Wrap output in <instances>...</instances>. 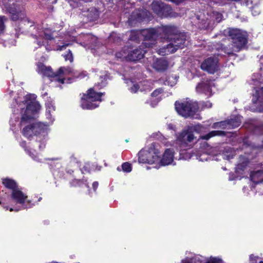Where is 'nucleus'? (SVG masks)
<instances>
[{
    "mask_svg": "<svg viewBox=\"0 0 263 263\" xmlns=\"http://www.w3.org/2000/svg\"><path fill=\"white\" fill-rule=\"evenodd\" d=\"M204 127L201 124L188 126L180 133L176 134V139L171 144L167 141V138L164 136L160 132L153 133L152 137L159 140L165 145L173 146L179 152V159L189 160L192 155L187 151L192 148L195 144H197L198 151L196 152V158L200 161H208L211 156L220 155L224 159L230 160L233 158L235 152L228 146L222 145L219 147H211L206 142L203 140H208L215 136H222L224 132L220 130H213L206 135L201 136L197 139L195 133L201 134L204 131Z\"/></svg>",
    "mask_w": 263,
    "mask_h": 263,
    "instance_id": "1",
    "label": "nucleus"
},
{
    "mask_svg": "<svg viewBox=\"0 0 263 263\" xmlns=\"http://www.w3.org/2000/svg\"><path fill=\"white\" fill-rule=\"evenodd\" d=\"M17 104L16 109L13 110V117L10 120V123L13 124L14 118L15 121L21 118V125H26L22 130V134L26 138L31 139L33 136L36 137L35 144L41 151L46 146L45 136L47 133L48 125L42 123H31L34 115L41 108L40 104L35 101L34 95L26 96L23 99L18 98L15 100Z\"/></svg>",
    "mask_w": 263,
    "mask_h": 263,
    "instance_id": "2",
    "label": "nucleus"
},
{
    "mask_svg": "<svg viewBox=\"0 0 263 263\" xmlns=\"http://www.w3.org/2000/svg\"><path fill=\"white\" fill-rule=\"evenodd\" d=\"M7 11L11 14V19L13 21L21 20V24H24L26 27H29V30L32 34L35 39V43L37 45L38 47L45 46L46 49L49 50L47 46L48 45V41L53 39V32L49 29H44V30H39L36 29L35 27L33 25L30 20L27 18H25V13L24 11L17 9L15 5L13 4L11 6L6 7Z\"/></svg>",
    "mask_w": 263,
    "mask_h": 263,
    "instance_id": "3",
    "label": "nucleus"
},
{
    "mask_svg": "<svg viewBox=\"0 0 263 263\" xmlns=\"http://www.w3.org/2000/svg\"><path fill=\"white\" fill-rule=\"evenodd\" d=\"M107 78L106 74L101 76V82H98L87 91L85 95L86 100L83 102V109H93L99 107L100 103L103 101L102 97L105 95V92H98L97 89L106 86Z\"/></svg>",
    "mask_w": 263,
    "mask_h": 263,
    "instance_id": "4",
    "label": "nucleus"
},
{
    "mask_svg": "<svg viewBox=\"0 0 263 263\" xmlns=\"http://www.w3.org/2000/svg\"><path fill=\"white\" fill-rule=\"evenodd\" d=\"M159 147L158 144L152 143L141 149L138 154L139 163L152 164L155 168H160L161 152Z\"/></svg>",
    "mask_w": 263,
    "mask_h": 263,
    "instance_id": "5",
    "label": "nucleus"
},
{
    "mask_svg": "<svg viewBox=\"0 0 263 263\" xmlns=\"http://www.w3.org/2000/svg\"><path fill=\"white\" fill-rule=\"evenodd\" d=\"M9 206H4L10 211L17 212L22 208L26 209L31 207L30 201L28 200L27 196L18 188L11 192V198L8 202Z\"/></svg>",
    "mask_w": 263,
    "mask_h": 263,
    "instance_id": "6",
    "label": "nucleus"
},
{
    "mask_svg": "<svg viewBox=\"0 0 263 263\" xmlns=\"http://www.w3.org/2000/svg\"><path fill=\"white\" fill-rule=\"evenodd\" d=\"M186 35L185 33H180L171 37L166 47L159 50L158 53L161 55L168 54L175 52L178 48H183L186 45Z\"/></svg>",
    "mask_w": 263,
    "mask_h": 263,
    "instance_id": "7",
    "label": "nucleus"
},
{
    "mask_svg": "<svg viewBox=\"0 0 263 263\" xmlns=\"http://www.w3.org/2000/svg\"><path fill=\"white\" fill-rule=\"evenodd\" d=\"M226 33L232 40V51L238 52L243 47L247 42V33L237 29H229Z\"/></svg>",
    "mask_w": 263,
    "mask_h": 263,
    "instance_id": "8",
    "label": "nucleus"
},
{
    "mask_svg": "<svg viewBox=\"0 0 263 263\" xmlns=\"http://www.w3.org/2000/svg\"><path fill=\"white\" fill-rule=\"evenodd\" d=\"M175 109L180 115L187 118L193 116L198 109V105L196 102L187 100L176 101Z\"/></svg>",
    "mask_w": 263,
    "mask_h": 263,
    "instance_id": "9",
    "label": "nucleus"
},
{
    "mask_svg": "<svg viewBox=\"0 0 263 263\" xmlns=\"http://www.w3.org/2000/svg\"><path fill=\"white\" fill-rule=\"evenodd\" d=\"M141 33L144 41L143 46L146 47H150L154 45L160 35L159 31H158V28L143 29L141 30Z\"/></svg>",
    "mask_w": 263,
    "mask_h": 263,
    "instance_id": "10",
    "label": "nucleus"
},
{
    "mask_svg": "<svg viewBox=\"0 0 263 263\" xmlns=\"http://www.w3.org/2000/svg\"><path fill=\"white\" fill-rule=\"evenodd\" d=\"M179 157L175 156V151L173 148H166L162 155V157L160 156V167L162 166L168 165H175L174 160H179Z\"/></svg>",
    "mask_w": 263,
    "mask_h": 263,
    "instance_id": "11",
    "label": "nucleus"
},
{
    "mask_svg": "<svg viewBox=\"0 0 263 263\" xmlns=\"http://www.w3.org/2000/svg\"><path fill=\"white\" fill-rule=\"evenodd\" d=\"M152 9L159 16L162 17L166 15L171 10L170 7L161 2L156 1L152 4Z\"/></svg>",
    "mask_w": 263,
    "mask_h": 263,
    "instance_id": "12",
    "label": "nucleus"
},
{
    "mask_svg": "<svg viewBox=\"0 0 263 263\" xmlns=\"http://www.w3.org/2000/svg\"><path fill=\"white\" fill-rule=\"evenodd\" d=\"M73 72V70L70 67H61L59 68V70L55 73L54 81H57L61 84L65 83V81H66V83H69L68 81L69 80H66L62 77L65 76L69 75Z\"/></svg>",
    "mask_w": 263,
    "mask_h": 263,
    "instance_id": "13",
    "label": "nucleus"
},
{
    "mask_svg": "<svg viewBox=\"0 0 263 263\" xmlns=\"http://www.w3.org/2000/svg\"><path fill=\"white\" fill-rule=\"evenodd\" d=\"M218 60L216 58H209L201 65V68L211 73H214L217 69Z\"/></svg>",
    "mask_w": 263,
    "mask_h": 263,
    "instance_id": "14",
    "label": "nucleus"
},
{
    "mask_svg": "<svg viewBox=\"0 0 263 263\" xmlns=\"http://www.w3.org/2000/svg\"><path fill=\"white\" fill-rule=\"evenodd\" d=\"M213 85V82L207 80L199 83L196 87V90L198 92L204 93L206 95L211 96Z\"/></svg>",
    "mask_w": 263,
    "mask_h": 263,
    "instance_id": "15",
    "label": "nucleus"
},
{
    "mask_svg": "<svg viewBox=\"0 0 263 263\" xmlns=\"http://www.w3.org/2000/svg\"><path fill=\"white\" fill-rule=\"evenodd\" d=\"M252 102L256 105L259 111H263V87L256 91L253 96Z\"/></svg>",
    "mask_w": 263,
    "mask_h": 263,
    "instance_id": "16",
    "label": "nucleus"
},
{
    "mask_svg": "<svg viewBox=\"0 0 263 263\" xmlns=\"http://www.w3.org/2000/svg\"><path fill=\"white\" fill-rule=\"evenodd\" d=\"M36 70L39 73L43 76L53 78V81H54L55 73L52 71L50 67L46 66L42 63H38Z\"/></svg>",
    "mask_w": 263,
    "mask_h": 263,
    "instance_id": "17",
    "label": "nucleus"
},
{
    "mask_svg": "<svg viewBox=\"0 0 263 263\" xmlns=\"http://www.w3.org/2000/svg\"><path fill=\"white\" fill-rule=\"evenodd\" d=\"M158 31H159L160 35L163 33L167 39L170 41L171 37H174L177 31V28L173 26H162L158 27Z\"/></svg>",
    "mask_w": 263,
    "mask_h": 263,
    "instance_id": "18",
    "label": "nucleus"
},
{
    "mask_svg": "<svg viewBox=\"0 0 263 263\" xmlns=\"http://www.w3.org/2000/svg\"><path fill=\"white\" fill-rule=\"evenodd\" d=\"M152 67L158 71H163L167 69L168 67V62L164 58L156 59L154 60Z\"/></svg>",
    "mask_w": 263,
    "mask_h": 263,
    "instance_id": "19",
    "label": "nucleus"
},
{
    "mask_svg": "<svg viewBox=\"0 0 263 263\" xmlns=\"http://www.w3.org/2000/svg\"><path fill=\"white\" fill-rule=\"evenodd\" d=\"M145 50L139 49H136L129 52L127 54V61H136L142 59L144 55Z\"/></svg>",
    "mask_w": 263,
    "mask_h": 263,
    "instance_id": "20",
    "label": "nucleus"
},
{
    "mask_svg": "<svg viewBox=\"0 0 263 263\" xmlns=\"http://www.w3.org/2000/svg\"><path fill=\"white\" fill-rule=\"evenodd\" d=\"M231 121L226 120L216 122L213 124L212 127L213 128L231 129L235 128L239 124L238 120H237L234 124H231Z\"/></svg>",
    "mask_w": 263,
    "mask_h": 263,
    "instance_id": "21",
    "label": "nucleus"
},
{
    "mask_svg": "<svg viewBox=\"0 0 263 263\" xmlns=\"http://www.w3.org/2000/svg\"><path fill=\"white\" fill-rule=\"evenodd\" d=\"M250 180L254 184L263 182V166L260 170L251 173Z\"/></svg>",
    "mask_w": 263,
    "mask_h": 263,
    "instance_id": "22",
    "label": "nucleus"
},
{
    "mask_svg": "<svg viewBox=\"0 0 263 263\" xmlns=\"http://www.w3.org/2000/svg\"><path fill=\"white\" fill-rule=\"evenodd\" d=\"M83 16L87 17L88 21H93L98 17L99 12L96 8L91 7L83 14Z\"/></svg>",
    "mask_w": 263,
    "mask_h": 263,
    "instance_id": "23",
    "label": "nucleus"
},
{
    "mask_svg": "<svg viewBox=\"0 0 263 263\" xmlns=\"http://www.w3.org/2000/svg\"><path fill=\"white\" fill-rule=\"evenodd\" d=\"M162 89L159 88L156 89L152 94V100L150 104L152 106L154 107L160 101L161 97L159 96L162 92Z\"/></svg>",
    "mask_w": 263,
    "mask_h": 263,
    "instance_id": "24",
    "label": "nucleus"
},
{
    "mask_svg": "<svg viewBox=\"0 0 263 263\" xmlns=\"http://www.w3.org/2000/svg\"><path fill=\"white\" fill-rule=\"evenodd\" d=\"M3 183L5 186L12 191L18 189L16 182L10 178H5L3 179Z\"/></svg>",
    "mask_w": 263,
    "mask_h": 263,
    "instance_id": "25",
    "label": "nucleus"
},
{
    "mask_svg": "<svg viewBox=\"0 0 263 263\" xmlns=\"http://www.w3.org/2000/svg\"><path fill=\"white\" fill-rule=\"evenodd\" d=\"M47 107V118L50 120L51 122H53V119L51 117V111L52 110H55V106L52 101H48L46 103Z\"/></svg>",
    "mask_w": 263,
    "mask_h": 263,
    "instance_id": "26",
    "label": "nucleus"
},
{
    "mask_svg": "<svg viewBox=\"0 0 263 263\" xmlns=\"http://www.w3.org/2000/svg\"><path fill=\"white\" fill-rule=\"evenodd\" d=\"M85 185L88 189V194L90 196H92L93 195L96 194V191L99 185L98 182L95 181L92 183L91 185L92 190H90V187L88 183H85Z\"/></svg>",
    "mask_w": 263,
    "mask_h": 263,
    "instance_id": "27",
    "label": "nucleus"
},
{
    "mask_svg": "<svg viewBox=\"0 0 263 263\" xmlns=\"http://www.w3.org/2000/svg\"><path fill=\"white\" fill-rule=\"evenodd\" d=\"M141 30H133L130 32L129 40L131 41H138L141 35Z\"/></svg>",
    "mask_w": 263,
    "mask_h": 263,
    "instance_id": "28",
    "label": "nucleus"
},
{
    "mask_svg": "<svg viewBox=\"0 0 263 263\" xmlns=\"http://www.w3.org/2000/svg\"><path fill=\"white\" fill-rule=\"evenodd\" d=\"M140 89L141 91H146L150 90L152 87L151 86V83L148 81H144L140 83Z\"/></svg>",
    "mask_w": 263,
    "mask_h": 263,
    "instance_id": "29",
    "label": "nucleus"
},
{
    "mask_svg": "<svg viewBox=\"0 0 263 263\" xmlns=\"http://www.w3.org/2000/svg\"><path fill=\"white\" fill-rule=\"evenodd\" d=\"M127 54L128 53L125 51V49L122 50L120 52H117L116 54V57L118 59H121V60H127Z\"/></svg>",
    "mask_w": 263,
    "mask_h": 263,
    "instance_id": "30",
    "label": "nucleus"
},
{
    "mask_svg": "<svg viewBox=\"0 0 263 263\" xmlns=\"http://www.w3.org/2000/svg\"><path fill=\"white\" fill-rule=\"evenodd\" d=\"M250 263H263V259L258 256L252 254L250 256Z\"/></svg>",
    "mask_w": 263,
    "mask_h": 263,
    "instance_id": "31",
    "label": "nucleus"
},
{
    "mask_svg": "<svg viewBox=\"0 0 263 263\" xmlns=\"http://www.w3.org/2000/svg\"><path fill=\"white\" fill-rule=\"evenodd\" d=\"M122 170L125 173H129L132 171V166L131 164L128 162H124L121 166Z\"/></svg>",
    "mask_w": 263,
    "mask_h": 263,
    "instance_id": "32",
    "label": "nucleus"
},
{
    "mask_svg": "<svg viewBox=\"0 0 263 263\" xmlns=\"http://www.w3.org/2000/svg\"><path fill=\"white\" fill-rule=\"evenodd\" d=\"M7 20L5 16H0V34L3 33L5 29V22Z\"/></svg>",
    "mask_w": 263,
    "mask_h": 263,
    "instance_id": "33",
    "label": "nucleus"
},
{
    "mask_svg": "<svg viewBox=\"0 0 263 263\" xmlns=\"http://www.w3.org/2000/svg\"><path fill=\"white\" fill-rule=\"evenodd\" d=\"M63 57L65 61H69L70 62H73V58L71 51L69 50L66 54L63 55Z\"/></svg>",
    "mask_w": 263,
    "mask_h": 263,
    "instance_id": "34",
    "label": "nucleus"
},
{
    "mask_svg": "<svg viewBox=\"0 0 263 263\" xmlns=\"http://www.w3.org/2000/svg\"><path fill=\"white\" fill-rule=\"evenodd\" d=\"M241 119H242V117H241L240 116H237L233 117V118H231L230 120H228V121H232L231 122V124H234L235 123L236 121L237 120H238L239 121V124L236 127H238L240 125V123L241 122Z\"/></svg>",
    "mask_w": 263,
    "mask_h": 263,
    "instance_id": "35",
    "label": "nucleus"
},
{
    "mask_svg": "<svg viewBox=\"0 0 263 263\" xmlns=\"http://www.w3.org/2000/svg\"><path fill=\"white\" fill-rule=\"evenodd\" d=\"M85 170L88 172L95 170V165L93 164H90L89 163H86L85 165Z\"/></svg>",
    "mask_w": 263,
    "mask_h": 263,
    "instance_id": "36",
    "label": "nucleus"
},
{
    "mask_svg": "<svg viewBox=\"0 0 263 263\" xmlns=\"http://www.w3.org/2000/svg\"><path fill=\"white\" fill-rule=\"evenodd\" d=\"M213 16L215 18V21L219 23L222 18V14L220 13L214 12L213 13Z\"/></svg>",
    "mask_w": 263,
    "mask_h": 263,
    "instance_id": "37",
    "label": "nucleus"
},
{
    "mask_svg": "<svg viewBox=\"0 0 263 263\" xmlns=\"http://www.w3.org/2000/svg\"><path fill=\"white\" fill-rule=\"evenodd\" d=\"M137 16L136 17V19L138 21L144 18L145 16H147L146 12L145 13L144 11H142L139 13H137Z\"/></svg>",
    "mask_w": 263,
    "mask_h": 263,
    "instance_id": "38",
    "label": "nucleus"
},
{
    "mask_svg": "<svg viewBox=\"0 0 263 263\" xmlns=\"http://www.w3.org/2000/svg\"><path fill=\"white\" fill-rule=\"evenodd\" d=\"M82 0H68V2L71 7L74 8L78 6L79 3Z\"/></svg>",
    "mask_w": 263,
    "mask_h": 263,
    "instance_id": "39",
    "label": "nucleus"
},
{
    "mask_svg": "<svg viewBox=\"0 0 263 263\" xmlns=\"http://www.w3.org/2000/svg\"><path fill=\"white\" fill-rule=\"evenodd\" d=\"M140 89V86L138 84H134L133 86L129 88L130 91L133 93H136Z\"/></svg>",
    "mask_w": 263,
    "mask_h": 263,
    "instance_id": "40",
    "label": "nucleus"
},
{
    "mask_svg": "<svg viewBox=\"0 0 263 263\" xmlns=\"http://www.w3.org/2000/svg\"><path fill=\"white\" fill-rule=\"evenodd\" d=\"M82 181L80 180L74 179L71 182V184L73 186H80L81 185Z\"/></svg>",
    "mask_w": 263,
    "mask_h": 263,
    "instance_id": "41",
    "label": "nucleus"
},
{
    "mask_svg": "<svg viewBox=\"0 0 263 263\" xmlns=\"http://www.w3.org/2000/svg\"><path fill=\"white\" fill-rule=\"evenodd\" d=\"M252 13L253 15H256L259 13V10L257 8L254 7L252 10Z\"/></svg>",
    "mask_w": 263,
    "mask_h": 263,
    "instance_id": "42",
    "label": "nucleus"
},
{
    "mask_svg": "<svg viewBox=\"0 0 263 263\" xmlns=\"http://www.w3.org/2000/svg\"><path fill=\"white\" fill-rule=\"evenodd\" d=\"M28 154L30 155V156H31L32 157V158L35 160V161H37V162H41V159H39L38 157V156H34V155L33 154H32V156H31V152H29V151H28Z\"/></svg>",
    "mask_w": 263,
    "mask_h": 263,
    "instance_id": "43",
    "label": "nucleus"
},
{
    "mask_svg": "<svg viewBox=\"0 0 263 263\" xmlns=\"http://www.w3.org/2000/svg\"><path fill=\"white\" fill-rule=\"evenodd\" d=\"M86 38H90L92 42H93V41H95L96 40V38L94 36H92L90 35H88V34H86V35H83V39H86Z\"/></svg>",
    "mask_w": 263,
    "mask_h": 263,
    "instance_id": "44",
    "label": "nucleus"
},
{
    "mask_svg": "<svg viewBox=\"0 0 263 263\" xmlns=\"http://www.w3.org/2000/svg\"><path fill=\"white\" fill-rule=\"evenodd\" d=\"M242 142H243V146L245 147H247V146H249V145H250L247 138H245V139H243Z\"/></svg>",
    "mask_w": 263,
    "mask_h": 263,
    "instance_id": "45",
    "label": "nucleus"
},
{
    "mask_svg": "<svg viewBox=\"0 0 263 263\" xmlns=\"http://www.w3.org/2000/svg\"><path fill=\"white\" fill-rule=\"evenodd\" d=\"M171 79V78H169V79H170V80ZM172 79H173L174 80V82H173V83H171V84H170V83H169V81H168V82H167V84H168V85H170L171 86H174V85L176 84V83L177 81H176V80L175 79L173 78V77L172 78Z\"/></svg>",
    "mask_w": 263,
    "mask_h": 263,
    "instance_id": "46",
    "label": "nucleus"
},
{
    "mask_svg": "<svg viewBox=\"0 0 263 263\" xmlns=\"http://www.w3.org/2000/svg\"><path fill=\"white\" fill-rule=\"evenodd\" d=\"M205 107H207V108L211 107H212V103L209 102H206L205 104Z\"/></svg>",
    "mask_w": 263,
    "mask_h": 263,
    "instance_id": "47",
    "label": "nucleus"
},
{
    "mask_svg": "<svg viewBox=\"0 0 263 263\" xmlns=\"http://www.w3.org/2000/svg\"><path fill=\"white\" fill-rule=\"evenodd\" d=\"M248 190H249L248 187H247L246 186H245L243 188V191L244 193H246V194H249V192H248Z\"/></svg>",
    "mask_w": 263,
    "mask_h": 263,
    "instance_id": "48",
    "label": "nucleus"
},
{
    "mask_svg": "<svg viewBox=\"0 0 263 263\" xmlns=\"http://www.w3.org/2000/svg\"><path fill=\"white\" fill-rule=\"evenodd\" d=\"M168 128H169L170 129L174 130V127L173 125H172V124H169L168 125Z\"/></svg>",
    "mask_w": 263,
    "mask_h": 263,
    "instance_id": "49",
    "label": "nucleus"
},
{
    "mask_svg": "<svg viewBox=\"0 0 263 263\" xmlns=\"http://www.w3.org/2000/svg\"><path fill=\"white\" fill-rule=\"evenodd\" d=\"M252 80L253 81H259V82H260V79L259 78L258 80L256 79L255 78V76H253V78H252Z\"/></svg>",
    "mask_w": 263,
    "mask_h": 263,
    "instance_id": "50",
    "label": "nucleus"
},
{
    "mask_svg": "<svg viewBox=\"0 0 263 263\" xmlns=\"http://www.w3.org/2000/svg\"><path fill=\"white\" fill-rule=\"evenodd\" d=\"M260 63L263 65V55L260 58Z\"/></svg>",
    "mask_w": 263,
    "mask_h": 263,
    "instance_id": "51",
    "label": "nucleus"
},
{
    "mask_svg": "<svg viewBox=\"0 0 263 263\" xmlns=\"http://www.w3.org/2000/svg\"><path fill=\"white\" fill-rule=\"evenodd\" d=\"M65 47V45L63 46L62 47H60V48H58V50H62V49H63V48H64Z\"/></svg>",
    "mask_w": 263,
    "mask_h": 263,
    "instance_id": "52",
    "label": "nucleus"
},
{
    "mask_svg": "<svg viewBox=\"0 0 263 263\" xmlns=\"http://www.w3.org/2000/svg\"><path fill=\"white\" fill-rule=\"evenodd\" d=\"M92 0H83V2H91Z\"/></svg>",
    "mask_w": 263,
    "mask_h": 263,
    "instance_id": "53",
    "label": "nucleus"
},
{
    "mask_svg": "<svg viewBox=\"0 0 263 263\" xmlns=\"http://www.w3.org/2000/svg\"><path fill=\"white\" fill-rule=\"evenodd\" d=\"M260 148H263V141H262V144L258 146Z\"/></svg>",
    "mask_w": 263,
    "mask_h": 263,
    "instance_id": "54",
    "label": "nucleus"
},
{
    "mask_svg": "<svg viewBox=\"0 0 263 263\" xmlns=\"http://www.w3.org/2000/svg\"><path fill=\"white\" fill-rule=\"evenodd\" d=\"M117 171H121L122 169L120 168V167H118L117 168Z\"/></svg>",
    "mask_w": 263,
    "mask_h": 263,
    "instance_id": "55",
    "label": "nucleus"
},
{
    "mask_svg": "<svg viewBox=\"0 0 263 263\" xmlns=\"http://www.w3.org/2000/svg\"><path fill=\"white\" fill-rule=\"evenodd\" d=\"M254 187V186L252 185H251V186H250V188L251 189V190H252V189Z\"/></svg>",
    "mask_w": 263,
    "mask_h": 263,
    "instance_id": "56",
    "label": "nucleus"
},
{
    "mask_svg": "<svg viewBox=\"0 0 263 263\" xmlns=\"http://www.w3.org/2000/svg\"><path fill=\"white\" fill-rule=\"evenodd\" d=\"M240 165H241V164H238V166H239Z\"/></svg>",
    "mask_w": 263,
    "mask_h": 263,
    "instance_id": "57",
    "label": "nucleus"
},
{
    "mask_svg": "<svg viewBox=\"0 0 263 263\" xmlns=\"http://www.w3.org/2000/svg\"><path fill=\"white\" fill-rule=\"evenodd\" d=\"M41 198H40L39 199V201H40V200H41Z\"/></svg>",
    "mask_w": 263,
    "mask_h": 263,
    "instance_id": "58",
    "label": "nucleus"
},
{
    "mask_svg": "<svg viewBox=\"0 0 263 263\" xmlns=\"http://www.w3.org/2000/svg\"><path fill=\"white\" fill-rule=\"evenodd\" d=\"M57 2V1H54V3H55Z\"/></svg>",
    "mask_w": 263,
    "mask_h": 263,
    "instance_id": "59",
    "label": "nucleus"
},
{
    "mask_svg": "<svg viewBox=\"0 0 263 263\" xmlns=\"http://www.w3.org/2000/svg\"><path fill=\"white\" fill-rule=\"evenodd\" d=\"M2 204V202L0 201V204Z\"/></svg>",
    "mask_w": 263,
    "mask_h": 263,
    "instance_id": "60",
    "label": "nucleus"
}]
</instances>
